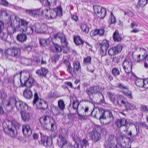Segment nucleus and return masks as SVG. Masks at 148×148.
I'll return each mask as SVG.
<instances>
[{"mask_svg":"<svg viewBox=\"0 0 148 148\" xmlns=\"http://www.w3.org/2000/svg\"><path fill=\"white\" fill-rule=\"evenodd\" d=\"M92 117L98 118L99 117L101 123L107 125L110 124L114 120L112 112L110 110H104L101 108H96L91 112Z\"/></svg>","mask_w":148,"mask_h":148,"instance_id":"1","label":"nucleus"},{"mask_svg":"<svg viewBox=\"0 0 148 148\" xmlns=\"http://www.w3.org/2000/svg\"><path fill=\"white\" fill-rule=\"evenodd\" d=\"M40 25L41 24H40L38 23H36L33 25V27L34 28V30L36 32L39 34L40 33Z\"/></svg>","mask_w":148,"mask_h":148,"instance_id":"42","label":"nucleus"},{"mask_svg":"<svg viewBox=\"0 0 148 148\" xmlns=\"http://www.w3.org/2000/svg\"><path fill=\"white\" fill-rule=\"evenodd\" d=\"M48 71L45 67H42L41 69L37 70L36 73L40 76L45 77L47 73H48Z\"/></svg>","mask_w":148,"mask_h":148,"instance_id":"29","label":"nucleus"},{"mask_svg":"<svg viewBox=\"0 0 148 148\" xmlns=\"http://www.w3.org/2000/svg\"><path fill=\"white\" fill-rule=\"evenodd\" d=\"M43 13V17H45L47 19H49V15H48V13H49V9H45L44 10H42Z\"/></svg>","mask_w":148,"mask_h":148,"instance_id":"54","label":"nucleus"},{"mask_svg":"<svg viewBox=\"0 0 148 148\" xmlns=\"http://www.w3.org/2000/svg\"><path fill=\"white\" fill-rule=\"evenodd\" d=\"M94 12L98 17L101 18H104L106 15V11L105 8L100 6H93Z\"/></svg>","mask_w":148,"mask_h":148,"instance_id":"11","label":"nucleus"},{"mask_svg":"<svg viewBox=\"0 0 148 148\" xmlns=\"http://www.w3.org/2000/svg\"><path fill=\"white\" fill-rule=\"evenodd\" d=\"M58 96V94L57 92L55 90H52L48 95L49 98H52L56 97Z\"/></svg>","mask_w":148,"mask_h":148,"instance_id":"50","label":"nucleus"},{"mask_svg":"<svg viewBox=\"0 0 148 148\" xmlns=\"http://www.w3.org/2000/svg\"><path fill=\"white\" fill-rule=\"evenodd\" d=\"M23 94L24 97L27 99H29L32 98V92L30 89L27 88L25 89Z\"/></svg>","mask_w":148,"mask_h":148,"instance_id":"28","label":"nucleus"},{"mask_svg":"<svg viewBox=\"0 0 148 148\" xmlns=\"http://www.w3.org/2000/svg\"><path fill=\"white\" fill-rule=\"evenodd\" d=\"M80 27L81 30L84 32L88 34L89 32V27L86 23H81Z\"/></svg>","mask_w":148,"mask_h":148,"instance_id":"36","label":"nucleus"},{"mask_svg":"<svg viewBox=\"0 0 148 148\" xmlns=\"http://www.w3.org/2000/svg\"><path fill=\"white\" fill-rule=\"evenodd\" d=\"M21 74L19 76L18 75H15L13 77V82L14 86L16 87H19L20 85H21V84H20V79H22L21 78Z\"/></svg>","mask_w":148,"mask_h":148,"instance_id":"30","label":"nucleus"},{"mask_svg":"<svg viewBox=\"0 0 148 148\" xmlns=\"http://www.w3.org/2000/svg\"><path fill=\"white\" fill-rule=\"evenodd\" d=\"M86 91L87 94L89 96V97L91 95H92L95 93L92 87L87 88ZM90 98L91 99L90 97Z\"/></svg>","mask_w":148,"mask_h":148,"instance_id":"57","label":"nucleus"},{"mask_svg":"<svg viewBox=\"0 0 148 148\" xmlns=\"http://www.w3.org/2000/svg\"><path fill=\"white\" fill-rule=\"evenodd\" d=\"M21 126L19 123L14 121L12 122L8 121L6 122H3V123L4 132L12 137L16 136L17 133L16 128L19 127Z\"/></svg>","mask_w":148,"mask_h":148,"instance_id":"3","label":"nucleus"},{"mask_svg":"<svg viewBox=\"0 0 148 148\" xmlns=\"http://www.w3.org/2000/svg\"><path fill=\"white\" fill-rule=\"evenodd\" d=\"M122 92L125 95H126L129 99H132V92L130 91H128L127 92L125 91L124 90H122Z\"/></svg>","mask_w":148,"mask_h":148,"instance_id":"59","label":"nucleus"},{"mask_svg":"<svg viewBox=\"0 0 148 148\" xmlns=\"http://www.w3.org/2000/svg\"><path fill=\"white\" fill-rule=\"evenodd\" d=\"M68 68L70 73L72 75L73 77H75L77 74L76 72L77 71H76L75 70L74 68H73L71 66H69Z\"/></svg>","mask_w":148,"mask_h":148,"instance_id":"49","label":"nucleus"},{"mask_svg":"<svg viewBox=\"0 0 148 148\" xmlns=\"http://www.w3.org/2000/svg\"><path fill=\"white\" fill-rule=\"evenodd\" d=\"M39 141L40 144L46 147H50L52 144V139L46 136L41 137L40 141Z\"/></svg>","mask_w":148,"mask_h":148,"instance_id":"16","label":"nucleus"},{"mask_svg":"<svg viewBox=\"0 0 148 148\" xmlns=\"http://www.w3.org/2000/svg\"><path fill=\"white\" fill-rule=\"evenodd\" d=\"M18 101L16 100V98L14 96L10 97L5 106V108L8 111L12 110L15 106L16 107V104Z\"/></svg>","mask_w":148,"mask_h":148,"instance_id":"13","label":"nucleus"},{"mask_svg":"<svg viewBox=\"0 0 148 148\" xmlns=\"http://www.w3.org/2000/svg\"><path fill=\"white\" fill-rule=\"evenodd\" d=\"M127 99L122 95H118L116 97L117 104L120 106H121V104L125 106L127 103Z\"/></svg>","mask_w":148,"mask_h":148,"instance_id":"24","label":"nucleus"},{"mask_svg":"<svg viewBox=\"0 0 148 148\" xmlns=\"http://www.w3.org/2000/svg\"><path fill=\"white\" fill-rule=\"evenodd\" d=\"M34 81V79L30 77L29 74L25 73L22 79H20L21 86L30 88L33 86Z\"/></svg>","mask_w":148,"mask_h":148,"instance_id":"7","label":"nucleus"},{"mask_svg":"<svg viewBox=\"0 0 148 148\" xmlns=\"http://www.w3.org/2000/svg\"><path fill=\"white\" fill-rule=\"evenodd\" d=\"M45 5L47 7L55 5L56 3V0H46Z\"/></svg>","mask_w":148,"mask_h":148,"instance_id":"41","label":"nucleus"},{"mask_svg":"<svg viewBox=\"0 0 148 148\" xmlns=\"http://www.w3.org/2000/svg\"><path fill=\"white\" fill-rule=\"evenodd\" d=\"M117 87L123 90H128V88L126 86H125L123 84L121 83H119L117 85Z\"/></svg>","mask_w":148,"mask_h":148,"instance_id":"60","label":"nucleus"},{"mask_svg":"<svg viewBox=\"0 0 148 148\" xmlns=\"http://www.w3.org/2000/svg\"><path fill=\"white\" fill-rule=\"evenodd\" d=\"M6 55L10 56L14 58H18L21 55L20 50L16 48L8 49L5 51Z\"/></svg>","mask_w":148,"mask_h":148,"instance_id":"9","label":"nucleus"},{"mask_svg":"<svg viewBox=\"0 0 148 148\" xmlns=\"http://www.w3.org/2000/svg\"><path fill=\"white\" fill-rule=\"evenodd\" d=\"M34 106L38 109L45 110L47 108L48 104L44 100L38 97V94L35 92L34 95V99L33 102Z\"/></svg>","mask_w":148,"mask_h":148,"instance_id":"6","label":"nucleus"},{"mask_svg":"<svg viewBox=\"0 0 148 148\" xmlns=\"http://www.w3.org/2000/svg\"><path fill=\"white\" fill-rule=\"evenodd\" d=\"M16 107L18 110L20 112V113L26 112L28 109V107L26 103L20 100L17 101Z\"/></svg>","mask_w":148,"mask_h":148,"instance_id":"15","label":"nucleus"},{"mask_svg":"<svg viewBox=\"0 0 148 148\" xmlns=\"http://www.w3.org/2000/svg\"><path fill=\"white\" fill-rule=\"evenodd\" d=\"M91 58L88 56L86 58H84V62L85 64H88L91 63Z\"/></svg>","mask_w":148,"mask_h":148,"instance_id":"62","label":"nucleus"},{"mask_svg":"<svg viewBox=\"0 0 148 148\" xmlns=\"http://www.w3.org/2000/svg\"><path fill=\"white\" fill-rule=\"evenodd\" d=\"M34 31V27L33 25L31 27H25V28L22 29L21 32H24L28 35H31Z\"/></svg>","mask_w":148,"mask_h":148,"instance_id":"35","label":"nucleus"},{"mask_svg":"<svg viewBox=\"0 0 148 148\" xmlns=\"http://www.w3.org/2000/svg\"><path fill=\"white\" fill-rule=\"evenodd\" d=\"M144 79H138L136 80L135 84L136 85L140 88L144 87Z\"/></svg>","mask_w":148,"mask_h":148,"instance_id":"39","label":"nucleus"},{"mask_svg":"<svg viewBox=\"0 0 148 148\" xmlns=\"http://www.w3.org/2000/svg\"><path fill=\"white\" fill-rule=\"evenodd\" d=\"M126 73L127 74V76L129 79L133 80H135L136 79V77L133 72H131V71H130L128 73Z\"/></svg>","mask_w":148,"mask_h":148,"instance_id":"51","label":"nucleus"},{"mask_svg":"<svg viewBox=\"0 0 148 148\" xmlns=\"http://www.w3.org/2000/svg\"><path fill=\"white\" fill-rule=\"evenodd\" d=\"M110 101L113 103H114L116 101L115 94L111 92H107Z\"/></svg>","mask_w":148,"mask_h":148,"instance_id":"40","label":"nucleus"},{"mask_svg":"<svg viewBox=\"0 0 148 148\" xmlns=\"http://www.w3.org/2000/svg\"><path fill=\"white\" fill-rule=\"evenodd\" d=\"M73 67L76 71L77 72L81 68L79 62L77 61H75L74 62Z\"/></svg>","mask_w":148,"mask_h":148,"instance_id":"48","label":"nucleus"},{"mask_svg":"<svg viewBox=\"0 0 148 148\" xmlns=\"http://www.w3.org/2000/svg\"><path fill=\"white\" fill-rule=\"evenodd\" d=\"M74 41L76 45H82L84 43V42L79 36H77L76 38L74 37Z\"/></svg>","mask_w":148,"mask_h":148,"instance_id":"37","label":"nucleus"},{"mask_svg":"<svg viewBox=\"0 0 148 148\" xmlns=\"http://www.w3.org/2000/svg\"><path fill=\"white\" fill-rule=\"evenodd\" d=\"M17 40L20 42H23L25 41L27 39V36L24 34H19L16 36Z\"/></svg>","mask_w":148,"mask_h":148,"instance_id":"31","label":"nucleus"},{"mask_svg":"<svg viewBox=\"0 0 148 148\" xmlns=\"http://www.w3.org/2000/svg\"><path fill=\"white\" fill-rule=\"evenodd\" d=\"M41 28L40 30L41 33L40 34L44 33L46 34L48 32H47L48 30V27L46 25L45 23L41 24Z\"/></svg>","mask_w":148,"mask_h":148,"instance_id":"38","label":"nucleus"},{"mask_svg":"<svg viewBox=\"0 0 148 148\" xmlns=\"http://www.w3.org/2000/svg\"><path fill=\"white\" fill-rule=\"evenodd\" d=\"M68 43L67 41V44L66 45H64L63 44H62V50L63 51V53L64 54H67L68 53V52L69 51V49L67 47V45H68Z\"/></svg>","mask_w":148,"mask_h":148,"instance_id":"61","label":"nucleus"},{"mask_svg":"<svg viewBox=\"0 0 148 148\" xmlns=\"http://www.w3.org/2000/svg\"><path fill=\"white\" fill-rule=\"evenodd\" d=\"M113 36V39L115 42H119L122 40L121 36L119 35L117 30H116Z\"/></svg>","mask_w":148,"mask_h":148,"instance_id":"34","label":"nucleus"},{"mask_svg":"<svg viewBox=\"0 0 148 148\" xmlns=\"http://www.w3.org/2000/svg\"><path fill=\"white\" fill-rule=\"evenodd\" d=\"M122 49V47L120 45L116 46L111 48L108 50V54L110 56H112L117 54L121 51Z\"/></svg>","mask_w":148,"mask_h":148,"instance_id":"18","label":"nucleus"},{"mask_svg":"<svg viewBox=\"0 0 148 148\" xmlns=\"http://www.w3.org/2000/svg\"><path fill=\"white\" fill-rule=\"evenodd\" d=\"M67 135L66 133H61L59 135L57 142L59 146H61L62 144L67 142Z\"/></svg>","mask_w":148,"mask_h":148,"instance_id":"22","label":"nucleus"},{"mask_svg":"<svg viewBox=\"0 0 148 148\" xmlns=\"http://www.w3.org/2000/svg\"><path fill=\"white\" fill-rule=\"evenodd\" d=\"M61 148H72L73 146L70 143H67V142L66 143L62 144Z\"/></svg>","mask_w":148,"mask_h":148,"instance_id":"58","label":"nucleus"},{"mask_svg":"<svg viewBox=\"0 0 148 148\" xmlns=\"http://www.w3.org/2000/svg\"><path fill=\"white\" fill-rule=\"evenodd\" d=\"M91 114V112L89 110V107L88 106H86L84 109L83 115L86 116H88Z\"/></svg>","mask_w":148,"mask_h":148,"instance_id":"52","label":"nucleus"},{"mask_svg":"<svg viewBox=\"0 0 148 148\" xmlns=\"http://www.w3.org/2000/svg\"><path fill=\"white\" fill-rule=\"evenodd\" d=\"M125 107L127 110H133L136 108V106L133 104L129 103L128 102L125 105Z\"/></svg>","mask_w":148,"mask_h":148,"instance_id":"47","label":"nucleus"},{"mask_svg":"<svg viewBox=\"0 0 148 148\" xmlns=\"http://www.w3.org/2000/svg\"><path fill=\"white\" fill-rule=\"evenodd\" d=\"M81 143L82 144V145L83 148H86L88 146V141L85 139H84Z\"/></svg>","mask_w":148,"mask_h":148,"instance_id":"64","label":"nucleus"},{"mask_svg":"<svg viewBox=\"0 0 148 148\" xmlns=\"http://www.w3.org/2000/svg\"><path fill=\"white\" fill-rule=\"evenodd\" d=\"M117 143L118 145V148H130L131 143L133 141L132 138L124 136L121 131L119 130L117 132Z\"/></svg>","mask_w":148,"mask_h":148,"instance_id":"4","label":"nucleus"},{"mask_svg":"<svg viewBox=\"0 0 148 148\" xmlns=\"http://www.w3.org/2000/svg\"><path fill=\"white\" fill-rule=\"evenodd\" d=\"M90 138L95 142H97L101 138L99 133L95 130H93L88 134Z\"/></svg>","mask_w":148,"mask_h":148,"instance_id":"20","label":"nucleus"},{"mask_svg":"<svg viewBox=\"0 0 148 148\" xmlns=\"http://www.w3.org/2000/svg\"><path fill=\"white\" fill-rule=\"evenodd\" d=\"M22 131L25 136H29L32 133V130L29 125H24L22 126Z\"/></svg>","mask_w":148,"mask_h":148,"instance_id":"23","label":"nucleus"},{"mask_svg":"<svg viewBox=\"0 0 148 148\" xmlns=\"http://www.w3.org/2000/svg\"><path fill=\"white\" fill-rule=\"evenodd\" d=\"M112 73L115 77H116L120 74V72L119 69L116 67H115L112 69Z\"/></svg>","mask_w":148,"mask_h":148,"instance_id":"56","label":"nucleus"},{"mask_svg":"<svg viewBox=\"0 0 148 148\" xmlns=\"http://www.w3.org/2000/svg\"><path fill=\"white\" fill-rule=\"evenodd\" d=\"M50 120L51 121H50L49 124L51 123V130L54 131L56 129V123L53 118Z\"/></svg>","mask_w":148,"mask_h":148,"instance_id":"46","label":"nucleus"},{"mask_svg":"<svg viewBox=\"0 0 148 148\" xmlns=\"http://www.w3.org/2000/svg\"><path fill=\"white\" fill-rule=\"evenodd\" d=\"M123 69L126 73L131 71L132 69V63L130 59H125L122 64Z\"/></svg>","mask_w":148,"mask_h":148,"instance_id":"14","label":"nucleus"},{"mask_svg":"<svg viewBox=\"0 0 148 148\" xmlns=\"http://www.w3.org/2000/svg\"><path fill=\"white\" fill-rule=\"evenodd\" d=\"M101 50L103 52L106 53L108 48L109 47L108 41L105 39L104 40L101 42L100 43Z\"/></svg>","mask_w":148,"mask_h":148,"instance_id":"27","label":"nucleus"},{"mask_svg":"<svg viewBox=\"0 0 148 148\" xmlns=\"http://www.w3.org/2000/svg\"><path fill=\"white\" fill-rule=\"evenodd\" d=\"M49 12L50 13V15H49V19H54L57 16H60L62 15V9L60 6H58L53 10L49 9Z\"/></svg>","mask_w":148,"mask_h":148,"instance_id":"8","label":"nucleus"},{"mask_svg":"<svg viewBox=\"0 0 148 148\" xmlns=\"http://www.w3.org/2000/svg\"><path fill=\"white\" fill-rule=\"evenodd\" d=\"M148 3V0H139L137 3L138 7H144Z\"/></svg>","mask_w":148,"mask_h":148,"instance_id":"45","label":"nucleus"},{"mask_svg":"<svg viewBox=\"0 0 148 148\" xmlns=\"http://www.w3.org/2000/svg\"><path fill=\"white\" fill-rule=\"evenodd\" d=\"M139 51L140 53L139 54L138 53L137 51L133 52L132 56L133 60L138 63L143 61L145 67L148 68V51L144 48H140Z\"/></svg>","mask_w":148,"mask_h":148,"instance_id":"2","label":"nucleus"},{"mask_svg":"<svg viewBox=\"0 0 148 148\" xmlns=\"http://www.w3.org/2000/svg\"><path fill=\"white\" fill-rule=\"evenodd\" d=\"M21 118L23 120L25 121H28L30 117V114L26 112H21Z\"/></svg>","mask_w":148,"mask_h":148,"instance_id":"33","label":"nucleus"},{"mask_svg":"<svg viewBox=\"0 0 148 148\" xmlns=\"http://www.w3.org/2000/svg\"><path fill=\"white\" fill-rule=\"evenodd\" d=\"M59 56L57 54L54 55L51 58L52 61L53 63H56L59 59Z\"/></svg>","mask_w":148,"mask_h":148,"instance_id":"63","label":"nucleus"},{"mask_svg":"<svg viewBox=\"0 0 148 148\" xmlns=\"http://www.w3.org/2000/svg\"><path fill=\"white\" fill-rule=\"evenodd\" d=\"M117 126L119 128L125 127L126 128L127 125L128 124L127 120L124 118H121L117 120L116 123Z\"/></svg>","mask_w":148,"mask_h":148,"instance_id":"21","label":"nucleus"},{"mask_svg":"<svg viewBox=\"0 0 148 148\" xmlns=\"http://www.w3.org/2000/svg\"><path fill=\"white\" fill-rule=\"evenodd\" d=\"M62 48L59 45L55 44L53 48V52L55 53H59L62 51Z\"/></svg>","mask_w":148,"mask_h":148,"instance_id":"43","label":"nucleus"},{"mask_svg":"<svg viewBox=\"0 0 148 148\" xmlns=\"http://www.w3.org/2000/svg\"><path fill=\"white\" fill-rule=\"evenodd\" d=\"M116 140L117 142L116 136V137L114 135L110 136L106 142V144L108 146L107 148H118V144L114 145Z\"/></svg>","mask_w":148,"mask_h":148,"instance_id":"12","label":"nucleus"},{"mask_svg":"<svg viewBox=\"0 0 148 148\" xmlns=\"http://www.w3.org/2000/svg\"><path fill=\"white\" fill-rule=\"evenodd\" d=\"M79 105L78 100H74L72 103V107L70 106L68 107V109L70 114L74 115L77 113V108Z\"/></svg>","mask_w":148,"mask_h":148,"instance_id":"17","label":"nucleus"},{"mask_svg":"<svg viewBox=\"0 0 148 148\" xmlns=\"http://www.w3.org/2000/svg\"><path fill=\"white\" fill-rule=\"evenodd\" d=\"M27 12L30 15L33 16H35L37 15V9L33 10H27Z\"/></svg>","mask_w":148,"mask_h":148,"instance_id":"53","label":"nucleus"},{"mask_svg":"<svg viewBox=\"0 0 148 148\" xmlns=\"http://www.w3.org/2000/svg\"><path fill=\"white\" fill-rule=\"evenodd\" d=\"M135 129L136 131V132L135 133H132V132L131 131H130L129 132L128 131V129H127V128H125V130H124L123 131L125 132L126 131L127 132L126 134L128 136H131L132 138L136 136V135H138V133L139 131V128H138V130L137 128L136 127H135Z\"/></svg>","mask_w":148,"mask_h":148,"instance_id":"32","label":"nucleus"},{"mask_svg":"<svg viewBox=\"0 0 148 148\" xmlns=\"http://www.w3.org/2000/svg\"><path fill=\"white\" fill-rule=\"evenodd\" d=\"M52 118L47 115L42 116L40 118L39 121L42 127L45 130H48L49 128V123Z\"/></svg>","mask_w":148,"mask_h":148,"instance_id":"10","label":"nucleus"},{"mask_svg":"<svg viewBox=\"0 0 148 148\" xmlns=\"http://www.w3.org/2000/svg\"><path fill=\"white\" fill-rule=\"evenodd\" d=\"M54 38L55 39H58V38L60 39L62 44L65 45H66L67 40L63 34L60 33H58L54 36Z\"/></svg>","mask_w":148,"mask_h":148,"instance_id":"26","label":"nucleus"},{"mask_svg":"<svg viewBox=\"0 0 148 148\" xmlns=\"http://www.w3.org/2000/svg\"><path fill=\"white\" fill-rule=\"evenodd\" d=\"M4 27V23L0 21V38L2 40L5 41L7 40L8 35L2 32Z\"/></svg>","mask_w":148,"mask_h":148,"instance_id":"25","label":"nucleus"},{"mask_svg":"<svg viewBox=\"0 0 148 148\" xmlns=\"http://www.w3.org/2000/svg\"><path fill=\"white\" fill-rule=\"evenodd\" d=\"M58 107L61 111H63L65 108V105L63 101L60 99L58 102Z\"/></svg>","mask_w":148,"mask_h":148,"instance_id":"44","label":"nucleus"},{"mask_svg":"<svg viewBox=\"0 0 148 148\" xmlns=\"http://www.w3.org/2000/svg\"><path fill=\"white\" fill-rule=\"evenodd\" d=\"M39 43L40 45L42 47H45L47 45L48 43L47 40L43 38L39 39Z\"/></svg>","mask_w":148,"mask_h":148,"instance_id":"55","label":"nucleus"},{"mask_svg":"<svg viewBox=\"0 0 148 148\" xmlns=\"http://www.w3.org/2000/svg\"><path fill=\"white\" fill-rule=\"evenodd\" d=\"M0 16L2 17L3 20H4L6 23H8L12 21L11 19V17L8 14L6 10L4 9H2L0 12ZM12 21H11V22Z\"/></svg>","mask_w":148,"mask_h":148,"instance_id":"19","label":"nucleus"},{"mask_svg":"<svg viewBox=\"0 0 148 148\" xmlns=\"http://www.w3.org/2000/svg\"><path fill=\"white\" fill-rule=\"evenodd\" d=\"M14 21H12L10 24V26L12 29V33L14 34L18 30L21 32L22 29L27 27L28 23L23 19H20L18 17L14 16Z\"/></svg>","mask_w":148,"mask_h":148,"instance_id":"5","label":"nucleus"}]
</instances>
